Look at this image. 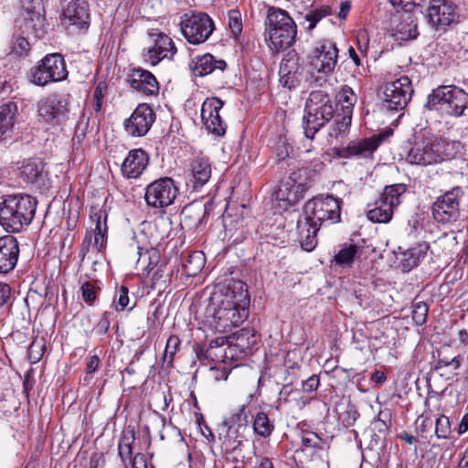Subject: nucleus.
<instances>
[{
  "label": "nucleus",
  "instance_id": "15",
  "mask_svg": "<svg viewBox=\"0 0 468 468\" xmlns=\"http://www.w3.org/2000/svg\"><path fill=\"white\" fill-rule=\"evenodd\" d=\"M69 94L53 95L37 102V115L40 121L51 124L59 125L69 117Z\"/></svg>",
  "mask_w": 468,
  "mask_h": 468
},
{
  "label": "nucleus",
  "instance_id": "13",
  "mask_svg": "<svg viewBox=\"0 0 468 468\" xmlns=\"http://www.w3.org/2000/svg\"><path fill=\"white\" fill-rule=\"evenodd\" d=\"M412 93L411 80L407 76L388 82L384 87L381 108L389 112L401 111L410 101Z\"/></svg>",
  "mask_w": 468,
  "mask_h": 468
},
{
  "label": "nucleus",
  "instance_id": "50",
  "mask_svg": "<svg viewBox=\"0 0 468 468\" xmlns=\"http://www.w3.org/2000/svg\"><path fill=\"white\" fill-rule=\"evenodd\" d=\"M129 303V289L122 285L116 290L112 303V307H113L117 312H122L128 307Z\"/></svg>",
  "mask_w": 468,
  "mask_h": 468
},
{
  "label": "nucleus",
  "instance_id": "31",
  "mask_svg": "<svg viewBox=\"0 0 468 468\" xmlns=\"http://www.w3.org/2000/svg\"><path fill=\"white\" fill-rule=\"evenodd\" d=\"M192 63V71L197 77L207 76L217 69L223 71L227 67V63L224 60L216 59L209 53L196 57Z\"/></svg>",
  "mask_w": 468,
  "mask_h": 468
},
{
  "label": "nucleus",
  "instance_id": "56",
  "mask_svg": "<svg viewBox=\"0 0 468 468\" xmlns=\"http://www.w3.org/2000/svg\"><path fill=\"white\" fill-rule=\"evenodd\" d=\"M461 361L460 356H456L452 359L448 357H439L433 368L434 370H439L444 367L453 366L454 369H458L461 367Z\"/></svg>",
  "mask_w": 468,
  "mask_h": 468
},
{
  "label": "nucleus",
  "instance_id": "63",
  "mask_svg": "<svg viewBox=\"0 0 468 468\" xmlns=\"http://www.w3.org/2000/svg\"><path fill=\"white\" fill-rule=\"evenodd\" d=\"M101 365V360L97 355L91 356L87 362L86 371L88 374H92L98 370Z\"/></svg>",
  "mask_w": 468,
  "mask_h": 468
},
{
  "label": "nucleus",
  "instance_id": "18",
  "mask_svg": "<svg viewBox=\"0 0 468 468\" xmlns=\"http://www.w3.org/2000/svg\"><path fill=\"white\" fill-rule=\"evenodd\" d=\"M225 102L218 97L207 98L201 106V119L208 133L216 136L226 133L227 123L220 115Z\"/></svg>",
  "mask_w": 468,
  "mask_h": 468
},
{
  "label": "nucleus",
  "instance_id": "5",
  "mask_svg": "<svg viewBox=\"0 0 468 468\" xmlns=\"http://www.w3.org/2000/svg\"><path fill=\"white\" fill-rule=\"evenodd\" d=\"M296 34V24L285 10L274 6L268 8L265 35L271 48L276 51L287 49L294 43Z\"/></svg>",
  "mask_w": 468,
  "mask_h": 468
},
{
  "label": "nucleus",
  "instance_id": "22",
  "mask_svg": "<svg viewBox=\"0 0 468 468\" xmlns=\"http://www.w3.org/2000/svg\"><path fill=\"white\" fill-rule=\"evenodd\" d=\"M45 0H21L23 9L27 12L25 18V28L31 30L36 37H42L45 33Z\"/></svg>",
  "mask_w": 468,
  "mask_h": 468
},
{
  "label": "nucleus",
  "instance_id": "23",
  "mask_svg": "<svg viewBox=\"0 0 468 468\" xmlns=\"http://www.w3.org/2000/svg\"><path fill=\"white\" fill-rule=\"evenodd\" d=\"M63 23L88 29L90 23L88 0H70L63 10Z\"/></svg>",
  "mask_w": 468,
  "mask_h": 468
},
{
  "label": "nucleus",
  "instance_id": "27",
  "mask_svg": "<svg viewBox=\"0 0 468 468\" xmlns=\"http://www.w3.org/2000/svg\"><path fill=\"white\" fill-rule=\"evenodd\" d=\"M392 36L399 41H409L419 36L417 20L411 13H402L393 19Z\"/></svg>",
  "mask_w": 468,
  "mask_h": 468
},
{
  "label": "nucleus",
  "instance_id": "20",
  "mask_svg": "<svg viewBox=\"0 0 468 468\" xmlns=\"http://www.w3.org/2000/svg\"><path fill=\"white\" fill-rule=\"evenodd\" d=\"M380 142L377 136L351 141L346 147L333 148V153L339 158H367L372 156Z\"/></svg>",
  "mask_w": 468,
  "mask_h": 468
},
{
  "label": "nucleus",
  "instance_id": "35",
  "mask_svg": "<svg viewBox=\"0 0 468 468\" xmlns=\"http://www.w3.org/2000/svg\"><path fill=\"white\" fill-rule=\"evenodd\" d=\"M395 207L380 197L376 200L375 207L367 213V218L374 223H388L393 216Z\"/></svg>",
  "mask_w": 468,
  "mask_h": 468
},
{
  "label": "nucleus",
  "instance_id": "28",
  "mask_svg": "<svg viewBox=\"0 0 468 468\" xmlns=\"http://www.w3.org/2000/svg\"><path fill=\"white\" fill-rule=\"evenodd\" d=\"M176 53V48L172 38L164 33H159L154 47L148 49L145 60L155 66L164 58L172 59Z\"/></svg>",
  "mask_w": 468,
  "mask_h": 468
},
{
  "label": "nucleus",
  "instance_id": "10",
  "mask_svg": "<svg viewBox=\"0 0 468 468\" xmlns=\"http://www.w3.org/2000/svg\"><path fill=\"white\" fill-rule=\"evenodd\" d=\"M212 18L205 12L190 11L181 16L180 30L186 41L193 45L205 43L215 30Z\"/></svg>",
  "mask_w": 468,
  "mask_h": 468
},
{
  "label": "nucleus",
  "instance_id": "34",
  "mask_svg": "<svg viewBox=\"0 0 468 468\" xmlns=\"http://www.w3.org/2000/svg\"><path fill=\"white\" fill-rule=\"evenodd\" d=\"M16 114L17 105L16 102L8 101L0 107V141L12 131Z\"/></svg>",
  "mask_w": 468,
  "mask_h": 468
},
{
  "label": "nucleus",
  "instance_id": "7",
  "mask_svg": "<svg viewBox=\"0 0 468 468\" xmlns=\"http://www.w3.org/2000/svg\"><path fill=\"white\" fill-rule=\"evenodd\" d=\"M342 203V199L333 196L316 197L310 199L304 206L305 225L320 228L324 222H339Z\"/></svg>",
  "mask_w": 468,
  "mask_h": 468
},
{
  "label": "nucleus",
  "instance_id": "45",
  "mask_svg": "<svg viewBox=\"0 0 468 468\" xmlns=\"http://www.w3.org/2000/svg\"><path fill=\"white\" fill-rule=\"evenodd\" d=\"M31 50V46L27 37L15 35L11 46L10 55L16 58L27 57Z\"/></svg>",
  "mask_w": 468,
  "mask_h": 468
},
{
  "label": "nucleus",
  "instance_id": "53",
  "mask_svg": "<svg viewBox=\"0 0 468 468\" xmlns=\"http://www.w3.org/2000/svg\"><path fill=\"white\" fill-rule=\"evenodd\" d=\"M435 434L438 438L447 439L451 434V423L449 419L441 415L436 420Z\"/></svg>",
  "mask_w": 468,
  "mask_h": 468
},
{
  "label": "nucleus",
  "instance_id": "12",
  "mask_svg": "<svg viewBox=\"0 0 468 468\" xmlns=\"http://www.w3.org/2000/svg\"><path fill=\"white\" fill-rule=\"evenodd\" d=\"M179 193L176 181L168 176L160 177L145 187L147 206L163 209L172 205Z\"/></svg>",
  "mask_w": 468,
  "mask_h": 468
},
{
  "label": "nucleus",
  "instance_id": "54",
  "mask_svg": "<svg viewBox=\"0 0 468 468\" xmlns=\"http://www.w3.org/2000/svg\"><path fill=\"white\" fill-rule=\"evenodd\" d=\"M229 27L235 38L240 35L242 31L241 16L238 10H230L228 14Z\"/></svg>",
  "mask_w": 468,
  "mask_h": 468
},
{
  "label": "nucleus",
  "instance_id": "59",
  "mask_svg": "<svg viewBox=\"0 0 468 468\" xmlns=\"http://www.w3.org/2000/svg\"><path fill=\"white\" fill-rule=\"evenodd\" d=\"M43 348L44 345L42 343H38L37 340H34L28 348L30 357L38 361L42 356Z\"/></svg>",
  "mask_w": 468,
  "mask_h": 468
},
{
  "label": "nucleus",
  "instance_id": "60",
  "mask_svg": "<svg viewBox=\"0 0 468 468\" xmlns=\"http://www.w3.org/2000/svg\"><path fill=\"white\" fill-rule=\"evenodd\" d=\"M106 235L107 233L94 232L93 248H95L99 252L102 251L106 247Z\"/></svg>",
  "mask_w": 468,
  "mask_h": 468
},
{
  "label": "nucleus",
  "instance_id": "33",
  "mask_svg": "<svg viewBox=\"0 0 468 468\" xmlns=\"http://www.w3.org/2000/svg\"><path fill=\"white\" fill-rule=\"evenodd\" d=\"M257 341L258 337L255 331L244 327L233 333L229 348H237L240 353L247 354L251 351Z\"/></svg>",
  "mask_w": 468,
  "mask_h": 468
},
{
  "label": "nucleus",
  "instance_id": "2",
  "mask_svg": "<svg viewBox=\"0 0 468 468\" xmlns=\"http://www.w3.org/2000/svg\"><path fill=\"white\" fill-rule=\"evenodd\" d=\"M244 286L240 282L235 283L234 287L239 290V292L228 288L225 299L219 303H215V298H210L206 314L215 320L217 326H238L243 321L247 315L245 306L249 303L248 292Z\"/></svg>",
  "mask_w": 468,
  "mask_h": 468
},
{
  "label": "nucleus",
  "instance_id": "46",
  "mask_svg": "<svg viewBox=\"0 0 468 468\" xmlns=\"http://www.w3.org/2000/svg\"><path fill=\"white\" fill-rule=\"evenodd\" d=\"M307 229L301 230V246L306 251H312L317 245L316 234L319 227L306 226Z\"/></svg>",
  "mask_w": 468,
  "mask_h": 468
},
{
  "label": "nucleus",
  "instance_id": "52",
  "mask_svg": "<svg viewBox=\"0 0 468 468\" xmlns=\"http://www.w3.org/2000/svg\"><path fill=\"white\" fill-rule=\"evenodd\" d=\"M429 306L424 302H415L412 304L411 317L417 325H422L427 321Z\"/></svg>",
  "mask_w": 468,
  "mask_h": 468
},
{
  "label": "nucleus",
  "instance_id": "26",
  "mask_svg": "<svg viewBox=\"0 0 468 468\" xmlns=\"http://www.w3.org/2000/svg\"><path fill=\"white\" fill-rule=\"evenodd\" d=\"M149 165V155L142 148L129 151L122 164V173L127 178H138Z\"/></svg>",
  "mask_w": 468,
  "mask_h": 468
},
{
  "label": "nucleus",
  "instance_id": "44",
  "mask_svg": "<svg viewBox=\"0 0 468 468\" xmlns=\"http://www.w3.org/2000/svg\"><path fill=\"white\" fill-rule=\"evenodd\" d=\"M226 429V434L223 441V445L227 449L236 450L241 444L240 438H243L241 433L246 430L243 428H237L236 426L222 425Z\"/></svg>",
  "mask_w": 468,
  "mask_h": 468
},
{
  "label": "nucleus",
  "instance_id": "4",
  "mask_svg": "<svg viewBox=\"0 0 468 468\" xmlns=\"http://www.w3.org/2000/svg\"><path fill=\"white\" fill-rule=\"evenodd\" d=\"M303 127L308 139H314L315 133L336 114V104L331 96L323 90H312L305 102Z\"/></svg>",
  "mask_w": 468,
  "mask_h": 468
},
{
  "label": "nucleus",
  "instance_id": "49",
  "mask_svg": "<svg viewBox=\"0 0 468 468\" xmlns=\"http://www.w3.org/2000/svg\"><path fill=\"white\" fill-rule=\"evenodd\" d=\"M101 288L92 282H85L80 286L81 298L90 306L93 305Z\"/></svg>",
  "mask_w": 468,
  "mask_h": 468
},
{
  "label": "nucleus",
  "instance_id": "36",
  "mask_svg": "<svg viewBox=\"0 0 468 468\" xmlns=\"http://www.w3.org/2000/svg\"><path fill=\"white\" fill-rule=\"evenodd\" d=\"M134 441L135 431L133 429L129 427L122 432L118 444V454L125 467H127L128 462H131L133 458V445Z\"/></svg>",
  "mask_w": 468,
  "mask_h": 468
},
{
  "label": "nucleus",
  "instance_id": "48",
  "mask_svg": "<svg viewBox=\"0 0 468 468\" xmlns=\"http://www.w3.org/2000/svg\"><path fill=\"white\" fill-rule=\"evenodd\" d=\"M181 341L177 335H172L168 337L165 345V348L163 354V361L166 363L167 366H171L175 355L177 352L178 347L180 346Z\"/></svg>",
  "mask_w": 468,
  "mask_h": 468
},
{
  "label": "nucleus",
  "instance_id": "62",
  "mask_svg": "<svg viewBox=\"0 0 468 468\" xmlns=\"http://www.w3.org/2000/svg\"><path fill=\"white\" fill-rule=\"evenodd\" d=\"M11 295V288L7 283L0 282V307L7 303Z\"/></svg>",
  "mask_w": 468,
  "mask_h": 468
},
{
  "label": "nucleus",
  "instance_id": "8",
  "mask_svg": "<svg viewBox=\"0 0 468 468\" xmlns=\"http://www.w3.org/2000/svg\"><path fill=\"white\" fill-rule=\"evenodd\" d=\"M463 195L461 186H454L439 196L431 208L435 222L446 228L455 226L461 218L460 202Z\"/></svg>",
  "mask_w": 468,
  "mask_h": 468
},
{
  "label": "nucleus",
  "instance_id": "37",
  "mask_svg": "<svg viewBox=\"0 0 468 468\" xmlns=\"http://www.w3.org/2000/svg\"><path fill=\"white\" fill-rule=\"evenodd\" d=\"M429 246L426 243L419 244L416 247L408 249L402 254L401 263L405 271H410L414 267H417L420 261V259L426 255Z\"/></svg>",
  "mask_w": 468,
  "mask_h": 468
},
{
  "label": "nucleus",
  "instance_id": "3",
  "mask_svg": "<svg viewBox=\"0 0 468 468\" xmlns=\"http://www.w3.org/2000/svg\"><path fill=\"white\" fill-rule=\"evenodd\" d=\"M37 201L29 195L6 196L0 203V225L8 233L27 228L36 214Z\"/></svg>",
  "mask_w": 468,
  "mask_h": 468
},
{
  "label": "nucleus",
  "instance_id": "41",
  "mask_svg": "<svg viewBox=\"0 0 468 468\" xmlns=\"http://www.w3.org/2000/svg\"><path fill=\"white\" fill-rule=\"evenodd\" d=\"M108 92V86L106 82L100 81L97 86L95 87V90L92 94V99L90 101V108L92 112H95L96 116L98 118H101L103 116L102 112V104L104 98L106 97Z\"/></svg>",
  "mask_w": 468,
  "mask_h": 468
},
{
  "label": "nucleus",
  "instance_id": "58",
  "mask_svg": "<svg viewBox=\"0 0 468 468\" xmlns=\"http://www.w3.org/2000/svg\"><path fill=\"white\" fill-rule=\"evenodd\" d=\"M320 380L317 375H313L308 378L306 380L302 382L303 391L306 393L314 392L319 387Z\"/></svg>",
  "mask_w": 468,
  "mask_h": 468
},
{
  "label": "nucleus",
  "instance_id": "32",
  "mask_svg": "<svg viewBox=\"0 0 468 468\" xmlns=\"http://www.w3.org/2000/svg\"><path fill=\"white\" fill-rule=\"evenodd\" d=\"M20 169V176L27 183L44 184L47 175L44 173V163L39 158L27 159Z\"/></svg>",
  "mask_w": 468,
  "mask_h": 468
},
{
  "label": "nucleus",
  "instance_id": "39",
  "mask_svg": "<svg viewBox=\"0 0 468 468\" xmlns=\"http://www.w3.org/2000/svg\"><path fill=\"white\" fill-rule=\"evenodd\" d=\"M274 430V424L266 413L261 411L258 412L253 420V431L254 432L261 437L268 438Z\"/></svg>",
  "mask_w": 468,
  "mask_h": 468
},
{
  "label": "nucleus",
  "instance_id": "16",
  "mask_svg": "<svg viewBox=\"0 0 468 468\" xmlns=\"http://www.w3.org/2000/svg\"><path fill=\"white\" fill-rule=\"evenodd\" d=\"M338 58L336 44L329 39L320 40L312 51L310 64L318 73L324 76L332 74Z\"/></svg>",
  "mask_w": 468,
  "mask_h": 468
},
{
  "label": "nucleus",
  "instance_id": "1",
  "mask_svg": "<svg viewBox=\"0 0 468 468\" xmlns=\"http://www.w3.org/2000/svg\"><path fill=\"white\" fill-rule=\"evenodd\" d=\"M462 150L463 144L459 141L431 137L416 142L409 150L406 159L411 165L427 166L452 160Z\"/></svg>",
  "mask_w": 468,
  "mask_h": 468
},
{
  "label": "nucleus",
  "instance_id": "6",
  "mask_svg": "<svg viewBox=\"0 0 468 468\" xmlns=\"http://www.w3.org/2000/svg\"><path fill=\"white\" fill-rule=\"evenodd\" d=\"M425 107L430 111L437 110L450 116L460 117L468 107V94L454 85L439 86L428 96Z\"/></svg>",
  "mask_w": 468,
  "mask_h": 468
},
{
  "label": "nucleus",
  "instance_id": "29",
  "mask_svg": "<svg viewBox=\"0 0 468 468\" xmlns=\"http://www.w3.org/2000/svg\"><path fill=\"white\" fill-rule=\"evenodd\" d=\"M211 173L212 167L209 159L206 156H197L190 164V176L187 184H192L193 189L197 190L209 181Z\"/></svg>",
  "mask_w": 468,
  "mask_h": 468
},
{
  "label": "nucleus",
  "instance_id": "25",
  "mask_svg": "<svg viewBox=\"0 0 468 468\" xmlns=\"http://www.w3.org/2000/svg\"><path fill=\"white\" fill-rule=\"evenodd\" d=\"M209 216V207L202 202H192L185 206L181 211V225L188 230L198 229Z\"/></svg>",
  "mask_w": 468,
  "mask_h": 468
},
{
  "label": "nucleus",
  "instance_id": "17",
  "mask_svg": "<svg viewBox=\"0 0 468 468\" xmlns=\"http://www.w3.org/2000/svg\"><path fill=\"white\" fill-rule=\"evenodd\" d=\"M156 114L147 103H140L131 116L124 120L123 129L132 137H143L150 131Z\"/></svg>",
  "mask_w": 468,
  "mask_h": 468
},
{
  "label": "nucleus",
  "instance_id": "61",
  "mask_svg": "<svg viewBox=\"0 0 468 468\" xmlns=\"http://www.w3.org/2000/svg\"><path fill=\"white\" fill-rule=\"evenodd\" d=\"M90 247H93L91 232H86L84 239L81 243L80 256L83 259L90 251Z\"/></svg>",
  "mask_w": 468,
  "mask_h": 468
},
{
  "label": "nucleus",
  "instance_id": "42",
  "mask_svg": "<svg viewBox=\"0 0 468 468\" xmlns=\"http://www.w3.org/2000/svg\"><path fill=\"white\" fill-rule=\"evenodd\" d=\"M205 265V256L200 251L190 253L183 263L186 273L188 276H196Z\"/></svg>",
  "mask_w": 468,
  "mask_h": 468
},
{
  "label": "nucleus",
  "instance_id": "57",
  "mask_svg": "<svg viewBox=\"0 0 468 468\" xmlns=\"http://www.w3.org/2000/svg\"><path fill=\"white\" fill-rule=\"evenodd\" d=\"M284 374H285L284 381H286V383L283 384V387L279 393V400L283 399L284 401H287V399L292 392V388H290V387L292 384V378H290L291 373H290V370L288 367H286L284 369Z\"/></svg>",
  "mask_w": 468,
  "mask_h": 468
},
{
  "label": "nucleus",
  "instance_id": "38",
  "mask_svg": "<svg viewBox=\"0 0 468 468\" xmlns=\"http://www.w3.org/2000/svg\"><path fill=\"white\" fill-rule=\"evenodd\" d=\"M330 15V7L323 6L321 8L312 9L303 15L300 19V25L304 26L307 31L313 30L317 23L324 17Z\"/></svg>",
  "mask_w": 468,
  "mask_h": 468
},
{
  "label": "nucleus",
  "instance_id": "14",
  "mask_svg": "<svg viewBox=\"0 0 468 468\" xmlns=\"http://www.w3.org/2000/svg\"><path fill=\"white\" fill-rule=\"evenodd\" d=\"M309 186L306 179L303 178L302 173L292 172L287 178L283 179L274 194L279 206L286 210L288 207L300 202Z\"/></svg>",
  "mask_w": 468,
  "mask_h": 468
},
{
  "label": "nucleus",
  "instance_id": "64",
  "mask_svg": "<svg viewBox=\"0 0 468 468\" xmlns=\"http://www.w3.org/2000/svg\"><path fill=\"white\" fill-rule=\"evenodd\" d=\"M132 468H147L146 460L144 454L136 453L131 462Z\"/></svg>",
  "mask_w": 468,
  "mask_h": 468
},
{
  "label": "nucleus",
  "instance_id": "9",
  "mask_svg": "<svg viewBox=\"0 0 468 468\" xmlns=\"http://www.w3.org/2000/svg\"><path fill=\"white\" fill-rule=\"evenodd\" d=\"M68 70L64 57L60 53L46 55L37 66L30 69L28 78L35 85L44 87L49 82L67 79Z\"/></svg>",
  "mask_w": 468,
  "mask_h": 468
},
{
  "label": "nucleus",
  "instance_id": "11",
  "mask_svg": "<svg viewBox=\"0 0 468 468\" xmlns=\"http://www.w3.org/2000/svg\"><path fill=\"white\" fill-rule=\"evenodd\" d=\"M335 99L336 106L340 105L341 109L340 112L336 109L335 117L328 133V135L333 138H338L349 131L356 95L351 87L345 85L337 92Z\"/></svg>",
  "mask_w": 468,
  "mask_h": 468
},
{
  "label": "nucleus",
  "instance_id": "21",
  "mask_svg": "<svg viewBox=\"0 0 468 468\" xmlns=\"http://www.w3.org/2000/svg\"><path fill=\"white\" fill-rule=\"evenodd\" d=\"M303 67L299 63L296 53H288L280 64V83L289 90L295 89L301 82Z\"/></svg>",
  "mask_w": 468,
  "mask_h": 468
},
{
  "label": "nucleus",
  "instance_id": "19",
  "mask_svg": "<svg viewBox=\"0 0 468 468\" xmlns=\"http://www.w3.org/2000/svg\"><path fill=\"white\" fill-rule=\"evenodd\" d=\"M428 23L436 30L444 29L457 18L456 5L451 0H430Z\"/></svg>",
  "mask_w": 468,
  "mask_h": 468
},
{
  "label": "nucleus",
  "instance_id": "30",
  "mask_svg": "<svg viewBox=\"0 0 468 468\" xmlns=\"http://www.w3.org/2000/svg\"><path fill=\"white\" fill-rule=\"evenodd\" d=\"M129 82L131 87L145 95L153 96L159 92V84L155 77L148 70L133 69L130 75Z\"/></svg>",
  "mask_w": 468,
  "mask_h": 468
},
{
  "label": "nucleus",
  "instance_id": "47",
  "mask_svg": "<svg viewBox=\"0 0 468 468\" xmlns=\"http://www.w3.org/2000/svg\"><path fill=\"white\" fill-rule=\"evenodd\" d=\"M246 405H241L237 412L230 415L229 418L225 419L222 425L236 426L237 428L247 429L248 427V416L246 414Z\"/></svg>",
  "mask_w": 468,
  "mask_h": 468
},
{
  "label": "nucleus",
  "instance_id": "24",
  "mask_svg": "<svg viewBox=\"0 0 468 468\" xmlns=\"http://www.w3.org/2000/svg\"><path fill=\"white\" fill-rule=\"evenodd\" d=\"M19 243L11 234L0 237V273L13 271L19 257Z\"/></svg>",
  "mask_w": 468,
  "mask_h": 468
},
{
  "label": "nucleus",
  "instance_id": "55",
  "mask_svg": "<svg viewBox=\"0 0 468 468\" xmlns=\"http://www.w3.org/2000/svg\"><path fill=\"white\" fill-rule=\"evenodd\" d=\"M112 313L105 311L101 316L99 322L94 325L92 332H94L98 335H106L109 331L110 325H111V316Z\"/></svg>",
  "mask_w": 468,
  "mask_h": 468
},
{
  "label": "nucleus",
  "instance_id": "51",
  "mask_svg": "<svg viewBox=\"0 0 468 468\" xmlns=\"http://www.w3.org/2000/svg\"><path fill=\"white\" fill-rule=\"evenodd\" d=\"M90 219L95 222L94 232L107 233V213L106 211L92 207L90 211Z\"/></svg>",
  "mask_w": 468,
  "mask_h": 468
},
{
  "label": "nucleus",
  "instance_id": "40",
  "mask_svg": "<svg viewBox=\"0 0 468 468\" xmlns=\"http://www.w3.org/2000/svg\"><path fill=\"white\" fill-rule=\"evenodd\" d=\"M406 191L407 186L405 184H394L387 186L379 197L396 207L400 204L401 196Z\"/></svg>",
  "mask_w": 468,
  "mask_h": 468
},
{
  "label": "nucleus",
  "instance_id": "43",
  "mask_svg": "<svg viewBox=\"0 0 468 468\" xmlns=\"http://www.w3.org/2000/svg\"><path fill=\"white\" fill-rule=\"evenodd\" d=\"M357 250L358 248L355 244L342 248L334 257L335 263L342 268L351 267Z\"/></svg>",
  "mask_w": 468,
  "mask_h": 468
}]
</instances>
